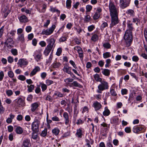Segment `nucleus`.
<instances>
[{
	"mask_svg": "<svg viewBox=\"0 0 147 147\" xmlns=\"http://www.w3.org/2000/svg\"><path fill=\"white\" fill-rule=\"evenodd\" d=\"M123 38L125 41V45L127 47L130 46L133 41V36L132 33L125 32Z\"/></svg>",
	"mask_w": 147,
	"mask_h": 147,
	"instance_id": "f257e3e1",
	"label": "nucleus"
},
{
	"mask_svg": "<svg viewBox=\"0 0 147 147\" xmlns=\"http://www.w3.org/2000/svg\"><path fill=\"white\" fill-rule=\"evenodd\" d=\"M110 15L118 14V11L114 4L111 2L109 5Z\"/></svg>",
	"mask_w": 147,
	"mask_h": 147,
	"instance_id": "f03ea898",
	"label": "nucleus"
},
{
	"mask_svg": "<svg viewBox=\"0 0 147 147\" xmlns=\"http://www.w3.org/2000/svg\"><path fill=\"white\" fill-rule=\"evenodd\" d=\"M55 28V25L54 24L49 29H47L46 30H43L41 34L42 35H50L53 32Z\"/></svg>",
	"mask_w": 147,
	"mask_h": 147,
	"instance_id": "7ed1b4c3",
	"label": "nucleus"
},
{
	"mask_svg": "<svg viewBox=\"0 0 147 147\" xmlns=\"http://www.w3.org/2000/svg\"><path fill=\"white\" fill-rule=\"evenodd\" d=\"M40 122L38 120H36L32 124V129L33 133H36L38 131V128Z\"/></svg>",
	"mask_w": 147,
	"mask_h": 147,
	"instance_id": "20e7f679",
	"label": "nucleus"
},
{
	"mask_svg": "<svg viewBox=\"0 0 147 147\" xmlns=\"http://www.w3.org/2000/svg\"><path fill=\"white\" fill-rule=\"evenodd\" d=\"M111 23L110 24V27L111 28L113 26L118 24L119 21L118 18V14L111 15Z\"/></svg>",
	"mask_w": 147,
	"mask_h": 147,
	"instance_id": "39448f33",
	"label": "nucleus"
},
{
	"mask_svg": "<svg viewBox=\"0 0 147 147\" xmlns=\"http://www.w3.org/2000/svg\"><path fill=\"white\" fill-rule=\"evenodd\" d=\"M131 0H120V6L122 9H124L129 5Z\"/></svg>",
	"mask_w": 147,
	"mask_h": 147,
	"instance_id": "423d86ee",
	"label": "nucleus"
},
{
	"mask_svg": "<svg viewBox=\"0 0 147 147\" xmlns=\"http://www.w3.org/2000/svg\"><path fill=\"white\" fill-rule=\"evenodd\" d=\"M108 83L105 81H103L98 86V88L100 90L102 91L108 89Z\"/></svg>",
	"mask_w": 147,
	"mask_h": 147,
	"instance_id": "0eeeda50",
	"label": "nucleus"
},
{
	"mask_svg": "<svg viewBox=\"0 0 147 147\" xmlns=\"http://www.w3.org/2000/svg\"><path fill=\"white\" fill-rule=\"evenodd\" d=\"M47 41L48 42V44L47 47L51 49L55 47V45L54 44L55 42V40L53 38L48 39Z\"/></svg>",
	"mask_w": 147,
	"mask_h": 147,
	"instance_id": "6e6552de",
	"label": "nucleus"
},
{
	"mask_svg": "<svg viewBox=\"0 0 147 147\" xmlns=\"http://www.w3.org/2000/svg\"><path fill=\"white\" fill-rule=\"evenodd\" d=\"M5 44H6L7 47L11 48L13 47L12 45L13 44L14 42L11 38L8 37L5 42Z\"/></svg>",
	"mask_w": 147,
	"mask_h": 147,
	"instance_id": "1a4fd4ad",
	"label": "nucleus"
},
{
	"mask_svg": "<svg viewBox=\"0 0 147 147\" xmlns=\"http://www.w3.org/2000/svg\"><path fill=\"white\" fill-rule=\"evenodd\" d=\"M17 103V105L19 107H24L25 105V100L21 98H18Z\"/></svg>",
	"mask_w": 147,
	"mask_h": 147,
	"instance_id": "9d476101",
	"label": "nucleus"
},
{
	"mask_svg": "<svg viewBox=\"0 0 147 147\" xmlns=\"http://www.w3.org/2000/svg\"><path fill=\"white\" fill-rule=\"evenodd\" d=\"M28 63V62L26 59H21L19 60L17 63L20 67H22L23 65H27Z\"/></svg>",
	"mask_w": 147,
	"mask_h": 147,
	"instance_id": "9b49d317",
	"label": "nucleus"
},
{
	"mask_svg": "<svg viewBox=\"0 0 147 147\" xmlns=\"http://www.w3.org/2000/svg\"><path fill=\"white\" fill-rule=\"evenodd\" d=\"M93 107L94 108L95 111H97L102 107V106L100 103L97 101H96L93 103Z\"/></svg>",
	"mask_w": 147,
	"mask_h": 147,
	"instance_id": "f8f14e48",
	"label": "nucleus"
},
{
	"mask_svg": "<svg viewBox=\"0 0 147 147\" xmlns=\"http://www.w3.org/2000/svg\"><path fill=\"white\" fill-rule=\"evenodd\" d=\"M63 116L64 118L65 121V124L66 125H68L69 123V116L68 113L65 112L63 113Z\"/></svg>",
	"mask_w": 147,
	"mask_h": 147,
	"instance_id": "ddd939ff",
	"label": "nucleus"
},
{
	"mask_svg": "<svg viewBox=\"0 0 147 147\" xmlns=\"http://www.w3.org/2000/svg\"><path fill=\"white\" fill-rule=\"evenodd\" d=\"M20 22L22 23H26L29 22L28 18L25 15H22L19 18Z\"/></svg>",
	"mask_w": 147,
	"mask_h": 147,
	"instance_id": "4468645a",
	"label": "nucleus"
},
{
	"mask_svg": "<svg viewBox=\"0 0 147 147\" xmlns=\"http://www.w3.org/2000/svg\"><path fill=\"white\" fill-rule=\"evenodd\" d=\"M40 70V68L38 66H36L35 68L32 70L30 74V76L35 75L36 73Z\"/></svg>",
	"mask_w": 147,
	"mask_h": 147,
	"instance_id": "2eb2a0df",
	"label": "nucleus"
},
{
	"mask_svg": "<svg viewBox=\"0 0 147 147\" xmlns=\"http://www.w3.org/2000/svg\"><path fill=\"white\" fill-rule=\"evenodd\" d=\"M42 55L41 53L40 52H38L36 54L34 57L36 61L37 62H38L42 59Z\"/></svg>",
	"mask_w": 147,
	"mask_h": 147,
	"instance_id": "dca6fc26",
	"label": "nucleus"
},
{
	"mask_svg": "<svg viewBox=\"0 0 147 147\" xmlns=\"http://www.w3.org/2000/svg\"><path fill=\"white\" fill-rule=\"evenodd\" d=\"M63 69L64 72H66L68 74H69L71 71V67L67 65H64Z\"/></svg>",
	"mask_w": 147,
	"mask_h": 147,
	"instance_id": "f3484780",
	"label": "nucleus"
},
{
	"mask_svg": "<svg viewBox=\"0 0 147 147\" xmlns=\"http://www.w3.org/2000/svg\"><path fill=\"white\" fill-rule=\"evenodd\" d=\"M68 38V34H64L59 39V41L60 42H63L66 41L67 39Z\"/></svg>",
	"mask_w": 147,
	"mask_h": 147,
	"instance_id": "a211bd4d",
	"label": "nucleus"
},
{
	"mask_svg": "<svg viewBox=\"0 0 147 147\" xmlns=\"http://www.w3.org/2000/svg\"><path fill=\"white\" fill-rule=\"evenodd\" d=\"M143 128L140 126H134L133 128V131L134 133H138L141 131Z\"/></svg>",
	"mask_w": 147,
	"mask_h": 147,
	"instance_id": "6ab92c4d",
	"label": "nucleus"
},
{
	"mask_svg": "<svg viewBox=\"0 0 147 147\" xmlns=\"http://www.w3.org/2000/svg\"><path fill=\"white\" fill-rule=\"evenodd\" d=\"M127 29L125 32H131L132 33V31L133 30L134 28L132 26V24L131 23H128L127 25Z\"/></svg>",
	"mask_w": 147,
	"mask_h": 147,
	"instance_id": "aec40b11",
	"label": "nucleus"
},
{
	"mask_svg": "<svg viewBox=\"0 0 147 147\" xmlns=\"http://www.w3.org/2000/svg\"><path fill=\"white\" fill-rule=\"evenodd\" d=\"M30 141L29 140L26 139L24 140L22 147H30Z\"/></svg>",
	"mask_w": 147,
	"mask_h": 147,
	"instance_id": "412c9836",
	"label": "nucleus"
},
{
	"mask_svg": "<svg viewBox=\"0 0 147 147\" xmlns=\"http://www.w3.org/2000/svg\"><path fill=\"white\" fill-rule=\"evenodd\" d=\"M38 105L37 102H35L31 105V110L32 112H34L38 107Z\"/></svg>",
	"mask_w": 147,
	"mask_h": 147,
	"instance_id": "4be33fe9",
	"label": "nucleus"
},
{
	"mask_svg": "<svg viewBox=\"0 0 147 147\" xmlns=\"http://www.w3.org/2000/svg\"><path fill=\"white\" fill-rule=\"evenodd\" d=\"M110 113V112L108 108L106 107L105 108V111L103 113V115L105 116H108Z\"/></svg>",
	"mask_w": 147,
	"mask_h": 147,
	"instance_id": "5701e85b",
	"label": "nucleus"
},
{
	"mask_svg": "<svg viewBox=\"0 0 147 147\" xmlns=\"http://www.w3.org/2000/svg\"><path fill=\"white\" fill-rule=\"evenodd\" d=\"M73 80V79L68 78L64 79V81L65 82L66 85L68 86L69 85V83L72 82Z\"/></svg>",
	"mask_w": 147,
	"mask_h": 147,
	"instance_id": "b1692460",
	"label": "nucleus"
},
{
	"mask_svg": "<svg viewBox=\"0 0 147 147\" xmlns=\"http://www.w3.org/2000/svg\"><path fill=\"white\" fill-rule=\"evenodd\" d=\"M102 73L106 76H109L110 74V71L108 69H105L102 71Z\"/></svg>",
	"mask_w": 147,
	"mask_h": 147,
	"instance_id": "393cba45",
	"label": "nucleus"
},
{
	"mask_svg": "<svg viewBox=\"0 0 147 147\" xmlns=\"http://www.w3.org/2000/svg\"><path fill=\"white\" fill-rule=\"evenodd\" d=\"M76 135L78 138H82V129L80 128L77 130Z\"/></svg>",
	"mask_w": 147,
	"mask_h": 147,
	"instance_id": "a878e982",
	"label": "nucleus"
},
{
	"mask_svg": "<svg viewBox=\"0 0 147 147\" xmlns=\"http://www.w3.org/2000/svg\"><path fill=\"white\" fill-rule=\"evenodd\" d=\"M52 49L47 47L44 51V53L45 55L46 56H47L50 53Z\"/></svg>",
	"mask_w": 147,
	"mask_h": 147,
	"instance_id": "bb28decb",
	"label": "nucleus"
},
{
	"mask_svg": "<svg viewBox=\"0 0 147 147\" xmlns=\"http://www.w3.org/2000/svg\"><path fill=\"white\" fill-rule=\"evenodd\" d=\"M16 132L18 134H21L23 132V129L20 127H17L16 129Z\"/></svg>",
	"mask_w": 147,
	"mask_h": 147,
	"instance_id": "cd10ccee",
	"label": "nucleus"
},
{
	"mask_svg": "<svg viewBox=\"0 0 147 147\" xmlns=\"http://www.w3.org/2000/svg\"><path fill=\"white\" fill-rule=\"evenodd\" d=\"M50 11L53 12H56L59 15L60 13V11L56 9V7H50Z\"/></svg>",
	"mask_w": 147,
	"mask_h": 147,
	"instance_id": "c85d7f7f",
	"label": "nucleus"
},
{
	"mask_svg": "<svg viewBox=\"0 0 147 147\" xmlns=\"http://www.w3.org/2000/svg\"><path fill=\"white\" fill-rule=\"evenodd\" d=\"M60 131L58 128H55L52 130L53 133L55 136H57L59 134Z\"/></svg>",
	"mask_w": 147,
	"mask_h": 147,
	"instance_id": "c756f323",
	"label": "nucleus"
},
{
	"mask_svg": "<svg viewBox=\"0 0 147 147\" xmlns=\"http://www.w3.org/2000/svg\"><path fill=\"white\" fill-rule=\"evenodd\" d=\"M17 39L18 40L21 41L22 42H23L24 40V35L23 34L20 35L19 36Z\"/></svg>",
	"mask_w": 147,
	"mask_h": 147,
	"instance_id": "7c9ffc66",
	"label": "nucleus"
},
{
	"mask_svg": "<svg viewBox=\"0 0 147 147\" xmlns=\"http://www.w3.org/2000/svg\"><path fill=\"white\" fill-rule=\"evenodd\" d=\"M27 86L28 88V90L29 92H31L34 88V86L32 84L28 85Z\"/></svg>",
	"mask_w": 147,
	"mask_h": 147,
	"instance_id": "2f4dec72",
	"label": "nucleus"
},
{
	"mask_svg": "<svg viewBox=\"0 0 147 147\" xmlns=\"http://www.w3.org/2000/svg\"><path fill=\"white\" fill-rule=\"evenodd\" d=\"M111 55L110 53L109 52H106L103 54V57L105 59L110 57Z\"/></svg>",
	"mask_w": 147,
	"mask_h": 147,
	"instance_id": "473e14b6",
	"label": "nucleus"
},
{
	"mask_svg": "<svg viewBox=\"0 0 147 147\" xmlns=\"http://www.w3.org/2000/svg\"><path fill=\"white\" fill-rule=\"evenodd\" d=\"M71 0H67L66 2V6L67 8L70 9L71 7Z\"/></svg>",
	"mask_w": 147,
	"mask_h": 147,
	"instance_id": "72a5a7b5",
	"label": "nucleus"
},
{
	"mask_svg": "<svg viewBox=\"0 0 147 147\" xmlns=\"http://www.w3.org/2000/svg\"><path fill=\"white\" fill-rule=\"evenodd\" d=\"M40 84L41 86L42 90V92H44L46 90L47 88V85L42 83H40Z\"/></svg>",
	"mask_w": 147,
	"mask_h": 147,
	"instance_id": "f704fd0d",
	"label": "nucleus"
},
{
	"mask_svg": "<svg viewBox=\"0 0 147 147\" xmlns=\"http://www.w3.org/2000/svg\"><path fill=\"white\" fill-rule=\"evenodd\" d=\"M57 96L58 97L61 98L63 97V94L59 92H56L53 94V96Z\"/></svg>",
	"mask_w": 147,
	"mask_h": 147,
	"instance_id": "c9c22d12",
	"label": "nucleus"
},
{
	"mask_svg": "<svg viewBox=\"0 0 147 147\" xmlns=\"http://www.w3.org/2000/svg\"><path fill=\"white\" fill-rule=\"evenodd\" d=\"M47 128H45L42 131L40 134V135L43 137L46 136L47 134Z\"/></svg>",
	"mask_w": 147,
	"mask_h": 147,
	"instance_id": "e433bc0d",
	"label": "nucleus"
},
{
	"mask_svg": "<svg viewBox=\"0 0 147 147\" xmlns=\"http://www.w3.org/2000/svg\"><path fill=\"white\" fill-rule=\"evenodd\" d=\"M80 85V84L77 82L75 81L71 84L70 86L71 87H79Z\"/></svg>",
	"mask_w": 147,
	"mask_h": 147,
	"instance_id": "4c0bfd02",
	"label": "nucleus"
},
{
	"mask_svg": "<svg viewBox=\"0 0 147 147\" xmlns=\"http://www.w3.org/2000/svg\"><path fill=\"white\" fill-rule=\"evenodd\" d=\"M103 46L105 48L109 49L111 48V45L109 42H106L103 44Z\"/></svg>",
	"mask_w": 147,
	"mask_h": 147,
	"instance_id": "58836bf2",
	"label": "nucleus"
},
{
	"mask_svg": "<svg viewBox=\"0 0 147 147\" xmlns=\"http://www.w3.org/2000/svg\"><path fill=\"white\" fill-rule=\"evenodd\" d=\"M91 18V17L90 16L88 15H86L85 17L84 20V22L85 23H88L89 22Z\"/></svg>",
	"mask_w": 147,
	"mask_h": 147,
	"instance_id": "ea45409f",
	"label": "nucleus"
},
{
	"mask_svg": "<svg viewBox=\"0 0 147 147\" xmlns=\"http://www.w3.org/2000/svg\"><path fill=\"white\" fill-rule=\"evenodd\" d=\"M95 79L97 81L100 82L102 81V79L100 78L99 75L96 74L94 76Z\"/></svg>",
	"mask_w": 147,
	"mask_h": 147,
	"instance_id": "a19ab883",
	"label": "nucleus"
},
{
	"mask_svg": "<svg viewBox=\"0 0 147 147\" xmlns=\"http://www.w3.org/2000/svg\"><path fill=\"white\" fill-rule=\"evenodd\" d=\"M61 65V64L59 62H56L53 64V67L54 68H57L59 67Z\"/></svg>",
	"mask_w": 147,
	"mask_h": 147,
	"instance_id": "79ce46f5",
	"label": "nucleus"
},
{
	"mask_svg": "<svg viewBox=\"0 0 147 147\" xmlns=\"http://www.w3.org/2000/svg\"><path fill=\"white\" fill-rule=\"evenodd\" d=\"M98 39V37L97 35L95 34L93 35L91 39L94 42H95Z\"/></svg>",
	"mask_w": 147,
	"mask_h": 147,
	"instance_id": "37998d69",
	"label": "nucleus"
},
{
	"mask_svg": "<svg viewBox=\"0 0 147 147\" xmlns=\"http://www.w3.org/2000/svg\"><path fill=\"white\" fill-rule=\"evenodd\" d=\"M100 16V13H98L97 12H96L93 16V18L94 20H96L98 19L99 18Z\"/></svg>",
	"mask_w": 147,
	"mask_h": 147,
	"instance_id": "c03bdc74",
	"label": "nucleus"
},
{
	"mask_svg": "<svg viewBox=\"0 0 147 147\" xmlns=\"http://www.w3.org/2000/svg\"><path fill=\"white\" fill-rule=\"evenodd\" d=\"M92 6L90 5H87L86 6V12H89L92 9Z\"/></svg>",
	"mask_w": 147,
	"mask_h": 147,
	"instance_id": "a18cd8bd",
	"label": "nucleus"
},
{
	"mask_svg": "<svg viewBox=\"0 0 147 147\" xmlns=\"http://www.w3.org/2000/svg\"><path fill=\"white\" fill-rule=\"evenodd\" d=\"M53 81L51 80H50L49 79H47L46 80V83L47 86H50L51 84H53Z\"/></svg>",
	"mask_w": 147,
	"mask_h": 147,
	"instance_id": "49530a36",
	"label": "nucleus"
},
{
	"mask_svg": "<svg viewBox=\"0 0 147 147\" xmlns=\"http://www.w3.org/2000/svg\"><path fill=\"white\" fill-rule=\"evenodd\" d=\"M18 79L22 81H24L26 79V78L25 76L23 75H20L18 77Z\"/></svg>",
	"mask_w": 147,
	"mask_h": 147,
	"instance_id": "de8ad7c7",
	"label": "nucleus"
},
{
	"mask_svg": "<svg viewBox=\"0 0 147 147\" xmlns=\"http://www.w3.org/2000/svg\"><path fill=\"white\" fill-rule=\"evenodd\" d=\"M6 93L8 96H10L12 95L13 92L11 90H9L6 91Z\"/></svg>",
	"mask_w": 147,
	"mask_h": 147,
	"instance_id": "09e8293b",
	"label": "nucleus"
},
{
	"mask_svg": "<svg viewBox=\"0 0 147 147\" xmlns=\"http://www.w3.org/2000/svg\"><path fill=\"white\" fill-rule=\"evenodd\" d=\"M108 26V24L107 22H104L102 24L101 26V29H103L107 27Z\"/></svg>",
	"mask_w": 147,
	"mask_h": 147,
	"instance_id": "8fccbe9b",
	"label": "nucleus"
},
{
	"mask_svg": "<svg viewBox=\"0 0 147 147\" xmlns=\"http://www.w3.org/2000/svg\"><path fill=\"white\" fill-rule=\"evenodd\" d=\"M8 75L10 78H13L14 76L13 72L11 71H10L8 72Z\"/></svg>",
	"mask_w": 147,
	"mask_h": 147,
	"instance_id": "3c124183",
	"label": "nucleus"
},
{
	"mask_svg": "<svg viewBox=\"0 0 147 147\" xmlns=\"http://www.w3.org/2000/svg\"><path fill=\"white\" fill-rule=\"evenodd\" d=\"M11 53L14 55H17V50L16 49H12L11 50Z\"/></svg>",
	"mask_w": 147,
	"mask_h": 147,
	"instance_id": "603ef678",
	"label": "nucleus"
},
{
	"mask_svg": "<svg viewBox=\"0 0 147 147\" xmlns=\"http://www.w3.org/2000/svg\"><path fill=\"white\" fill-rule=\"evenodd\" d=\"M132 60L133 61L137 62L139 60V58L137 56H134L132 57Z\"/></svg>",
	"mask_w": 147,
	"mask_h": 147,
	"instance_id": "864d4df0",
	"label": "nucleus"
},
{
	"mask_svg": "<svg viewBox=\"0 0 147 147\" xmlns=\"http://www.w3.org/2000/svg\"><path fill=\"white\" fill-rule=\"evenodd\" d=\"M94 26L93 25H90L88 27V30L89 31L91 32L95 28Z\"/></svg>",
	"mask_w": 147,
	"mask_h": 147,
	"instance_id": "5fc2aeb1",
	"label": "nucleus"
},
{
	"mask_svg": "<svg viewBox=\"0 0 147 147\" xmlns=\"http://www.w3.org/2000/svg\"><path fill=\"white\" fill-rule=\"evenodd\" d=\"M7 60L8 62L10 63H11L13 61V57L10 56H9L7 58Z\"/></svg>",
	"mask_w": 147,
	"mask_h": 147,
	"instance_id": "6e6d98bb",
	"label": "nucleus"
},
{
	"mask_svg": "<svg viewBox=\"0 0 147 147\" xmlns=\"http://www.w3.org/2000/svg\"><path fill=\"white\" fill-rule=\"evenodd\" d=\"M62 52V49L61 48H59L57 50L56 52V55L58 56H59L61 53Z\"/></svg>",
	"mask_w": 147,
	"mask_h": 147,
	"instance_id": "4d7b16f0",
	"label": "nucleus"
},
{
	"mask_svg": "<svg viewBox=\"0 0 147 147\" xmlns=\"http://www.w3.org/2000/svg\"><path fill=\"white\" fill-rule=\"evenodd\" d=\"M53 58V56L52 55H50V57L48 60H47L46 61V64H47L49 63H51V62L52 59Z\"/></svg>",
	"mask_w": 147,
	"mask_h": 147,
	"instance_id": "13d9d810",
	"label": "nucleus"
},
{
	"mask_svg": "<svg viewBox=\"0 0 147 147\" xmlns=\"http://www.w3.org/2000/svg\"><path fill=\"white\" fill-rule=\"evenodd\" d=\"M4 28V26H3L0 28V38L1 37L3 34Z\"/></svg>",
	"mask_w": 147,
	"mask_h": 147,
	"instance_id": "bf43d9fd",
	"label": "nucleus"
},
{
	"mask_svg": "<svg viewBox=\"0 0 147 147\" xmlns=\"http://www.w3.org/2000/svg\"><path fill=\"white\" fill-rule=\"evenodd\" d=\"M131 64L129 62H125L124 63V65L128 67H129L131 66Z\"/></svg>",
	"mask_w": 147,
	"mask_h": 147,
	"instance_id": "052dcab7",
	"label": "nucleus"
},
{
	"mask_svg": "<svg viewBox=\"0 0 147 147\" xmlns=\"http://www.w3.org/2000/svg\"><path fill=\"white\" fill-rule=\"evenodd\" d=\"M144 35L146 41H147V28H145L144 29Z\"/></svg>",
	"mask_w": 147,
	"mask_h": 147,
	"instance_id": "680f3d73",
	"label": "nucleus"
},
{
	"mask_svg": "<svg viewBox=\"0 0 147 147\" xmlns=\"http://www.w3.org/2000/svg\"><path fill=\"white\" fill-rule=\"evenodd\" d=\"M125 131L127 133H130L131 132V128L130 127H127L125 129Z\"/></svg>",
	"mask_w": 147,
	"mask_h": 147,
	"instance_id": "e2e57ef3",
	"label": "nucleus"
},
{
	"mask_svg": "<svg viewBox=\"0 0 147 147\" xmlns=\"http://www.w3.org/2000/svg\"><path fill=\"white\" fill-rule=\"evenodd\" d=\"M23 118V117L21 115H19L17 116V119L18 120L20 121L22 120Z\"/></svg>",
	"mask_w": 147,
	"mask_h": 147,
	"instance_id": "0e129e2a",
	"label": "nucleus"
},
{
	"mask_svg": "<svg viewBox=\"0 0 147 147\" xmlns=\"http://www.w3.org/2000/svg\"><path fill=\"white\" fill-rule=\"evenodd\" d=\"M127 13L130 15H132L134 13V11L132 9H129L127 10Z\"/></svg>",
	"mask_w": 147,
	"mask_h": 147,
	"instance_id": "69168bd1",
	"label": "nucleus"
},
{
	"mask_svg": "<svg viewBox=\"0 0 147 147\" xmlns=\"http://www.w3.org/2000/svg\"><path fill=\"white\" fill-rule=\"evenodd\" d=\"M33 98V96L32 95L30 94L28 95L27 98V100L28 101H31L32 100Z\"/></svg>",
	"mask_w": 147,
	"mask_h": 147,
	"instance_id": "338daca9",
	"label": "nucleus"
},
{
	"mask_svg": "<svg viewBox=\"0 0 147 147\" xmlns=\"http://www.w3.org/2000/svg\"><path fill=\"white\" fill-rule=\"evenodd\" d=\"M32 29V28L31 26H27L26 28V31L28 32H30L31 31Z\"/></svg>",
	"mask_w": 147,
	"mask_h": 147,
	"instance_id": "774afa93",
	"label": "nucleus"
}]
</instances>
